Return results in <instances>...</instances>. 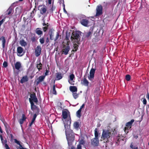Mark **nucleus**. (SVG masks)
<instances>
[{"label":"nucleus","mask_w":149,"mask_h":149,"mask_svg":"<svg viewBox=\"0 0 149 149\" xmlns=\"http://www.w3.org/2000/svg\"><path fill=\"white\" fill-rule=\"evenodd\" d=\"M71 123V120L70 118L67 122L65 121L64 123L65 134L68 144L69 146H72L73 143L75 139V134L73 130L70 129Z\"/></svg>","instance_id":"1"},{"label":"nucleus","mask_w":149,"mask_h":149,"mask_svg":"<svg viewBox=\"0 0 149 149\" xmlns=\"http://www.w3.org/2000/svg\"><path fill=\"white\" fill-rule=\"evenodd\" d=\"M111 135V133L109 130H103L101 138L106 142H109V139Z\"/></svg>","instance_id":"2"},{"label":"nucleus","mask_w":149,"mask_h":149,"mask_svg":"<svg viewBox=\"0 0 149 149\" xmlns=\"http://www.w3.org/2000/svg\"><path fill=\"white\" fill-rule=\"evenodd\" d=\"M80 32L78 31L73 32L71 37V41L77 42L80 40Z\"/></svg>","instance_id":"3"},{"label":"nucleus","mask_w":149,"mask_h":149,"mask_svg":"<svg viewBox=\"0 0 149 149\" xmlns=\"http://www.w3.org/2000/svg\"><path fill=\"white\" fill-rule=\"evenodd\" d=\"M70 46H69V42H67L65 44H63L61 52L62 54L67 55L70 50Z\"/></svg>","instance_id":"4"},{"label":"nucleus","mask_w":149,"mask_h":149,"mask_svg":"<svg viewBox=\"0 0 149 149\" xmlns=\"http://www.w3.org/2000/svg\"><path fill=\"white\" fill-rule=\"evenodd\" d=\"M68 112H69L68 110L67 109H65L62 111V120L63 119H65V120L64 122V124L65 121L67 122V121L70 118V116L69 117V118H68ZM71 120V119H70Z\"/></svg>","instance_id":"5"},{"label":"nucleus","mask_w":149,"mask_h":149,"mask_svg":"<svg viewBox=\"0 0 149 149\" xmlns=\"http://www.w3.org/2000/svg\"><path fill=\"white\" fill-rule=\"evenodd\" d=\"M102 10L103 8L101 5L97 6L96 9V16H98L102 15Z\"/></svg>","instance_id":"6"},{"label":"nucleus","mask_w":149,"mask_h":149,"mask_svg":"<svg viewBox=\"0 0 149 149\" xmlns=\"http://www.w3.org/2000/svg\"><path fill=\"white\" fill-rule=\"evenodd\" d=\"M134 122V119H132L130 122H127L126 124V127L124 128V130L125 132H126L127 130H128L129 129L131 128L133 123Z\"/></svg>","instance_id":"7"},{"label":"nucleus","mask_w":149,"mask_h":149,"mask_svg":"<svg viewBox=\"0 0 149 149\" xmlns=\"http://www.w3.org/2000/svg\"><path fill=\"white\" fill-rule=\"evenodd\" d=\"M99 138H93L91 140V144L94 146H97L99 144Z\"/></svg>","instance_id":"8"},{"label":"nucleus","mask_w":149,"mask_h":149,"mask_svg":"<svg viewBox=\"0 0 149 149\" xmlns=\"http://www.w3.org/2000/svg\"><path fill=\"white\" fill-rule=\"evenodd\" d=\"M38 10H40V13L43 15L46 13L47 11V7L45 5H40L38 8Z\"/></svg>","instance_id":"9"},{"label":"nucleus","mask_w":149,"mask_h":149,"mask_svg":"<svg viewBox=\"0 0 149 149\" xmlns=\"http://www.w3.org/2000/svg\"><path fill=\"white\" fill-rule=\"evenodd\" d=\"M41 48L40 46H38L35 49V56L36 57L38 56L41 54Z\"/></svg>","instance_id":"10"},{"label":"nucleus","mask_w":149,"mask_h":149,"mask_svg":"<svg viewBox=\"0 0 149 149\" xmlns=\"http://www.w3.org/2000/svg\"><path fill=\"white\" fill-rule=\"evenodd\" d=\"M96 69L92 68L90 71L89 76H88V78L89 80L93 79L94 77V74Z\"/></svg>","instance_id":"11"},{"label":"nucleus","mask_w":149,"mask_h":149,"mask_svg":"<svg viewBox=\"0 0 149 149\" xmlns=\"http://www.w3.org/2000/svg\"><path fill=\"white\" fill-rule=\"evenodd\" d=\"M3 124L6 132L8 135H9L10 132L11 128L10 126L8 125L6 122L4 123Z\"/></svg>","instance_id":"12"},{"label":"nucleus","mask_w":149,"mask_h":149,"mask_svg":"<svg viewBox=\"0 0 149 149\" xmlns=\"http://www.w3.org/2000/svg\"><path fill=\"white\" fill-rule=\"evenodd\" d=\"M30 98L29 99H31V100L33 101L35 103H37L38 102V100L36 97V93H33L32 94H31L30 95Z\"/></svg>","instance_id":"13"},{"label":"nucleus","mask_w":149,"mask_h":149,"mask_svg":"<svg viewBox=\"0 0 149 149\" xmlns=\"http://www.w3.org/2000/svg\"><path fill=\"white\" fill-rule=\"evenodd\" d=\"M89 22L86 19H83L80 21L81 24L85 26H87Z\"/></svg>","instance_id":"14"},{"label":"nucleus","mask_w":149,"mask_h":149,"mask_svg":"<svg viewBox=\"0 0 149 149\" xmlns=\"http://www.w3.org/2000/svg\"><path fill=\"white\" fill-rule=\"evenodd\" d=\"M45 78V76H39L38 78L37 79V82L36 84L38 86L39 83L42 82L44 79Z\"/></svg>","instance_id":"15"},{"label":"nucleus","mask_w":149,"mask_h":149,"mask_svg":"<svg viewBox=\"0 0 149 149\" xmlns=\"http://www.w3.org/2000/svg\"><path fill=\"white\" fill-rule=\"evenodd\" d=\"M79 44V42L78 41H77V42L74 41L73 47L74 49H73L72 51L75 52H76L78 49V47Z\"/></svg>","instance_id":"16"},{"label":"nucleus","mask_w":149,"mask_h":149,"mask_svg":"<svg viewBox=\"0 0 149 149\" xmlns=\"http://www.w3.org/2000/svg\"><path fill=\"white\" fill-rule=\"evenodd\" d=\"M26 119V117L25 116V115L24 114H23L22 115V118L20 119L19 120L18 122L19 123V124L22 125V124L24 121H25Z\"/></svg>","instance_id":"17"},{"label":"nucleus","mask_w":149,"mask_h":149,"mask_svg":"<svg viewBox=\"0 0 149 149\" xmlns=\"http://www.w3.org/2000/svg\"><path fill=\"white\" fill-rule=\"evenodd\" d=\"M43 26H45L43 27L42 29L44 32H46L48 29V27L49 26V24L48 23H45V21H44V23L42 24Z\"/></svg>","instance_id":"18"},{"label":"nucleus","mask_w":149,"mask_h":149,"mask_svg":"<svg viewBox=\"0 0 149 149\" xmlns=\"http://www.w3.org/2000/svg\"><path fill=\"white\" fill-rule=\"evenodd\" d=\"M93 33V32L92 31H89L88 32L86 33L85 37L87 38L88 39H91Z\"/></svg>","instance_id":"19"},{"label":"nucleus","mask_w":149,"mask_h":149,"mask_svg":"<svg viewBox=\"0 0 149 149\" xmlns=\"http://www.w3.org/2000/svg\"><path fill=\"white\" fill-rule=\"evenodd\" d=\"M81 124V122H74L73 124V127L74 128L78 130Z\"/></svg>","instance_id":"20"},{"label":"nucleus","mask_w":149,"mask_h":149,"mask_svg":"<svg viewBox=\"0 0 149 149\" xmlns=\"http://www.w3.org/2000/svg\"><path fill=\"white\" fill-rule=\"evenodd\" d=\"M56 77L55 79L57 80H58L61 79L63 77V75L60 72H57L56 74Z\"/></svg>","instance_id":"21"},{"label":"nucleus","mask_w":149,"mask_h":149,"mask_svg":"<svg viewBox=\"0 0 149 149\" xmlns=\"http://www.w3.org/2000/svg\"><path fill=\"white\" fill-rule=\"evenodd\" d=\"M15 67L16 70H19L22 67L21 64L19 62H17L15 64Z\"/></svg>","instance_id":"22"},{"label":"nucleus","mask_w":149,"mask_h":149,"mask_svg":"<svg viewBox=\"0 0 149 149\" xmlns=\"http://www.w3.org/2000/svg\"><path fill=\"white\" fill-rule=\"evenodd\" d=\"M28 80V77L26 75L23 77L20 80V82L22 84H23L24 82L27 81Z\"/></svg>","instance_id":"23"},{"label":"nucleus","mask_w":149,"mask_h":149,"mask_svg":"<svg viewBox=\"0 0 149 149\" xmlns=\"http://www.w3.org/2000/svg\"><path fill=\"white\" fill-rule=\"evenodd\" d=\"M70 90L72 93L77 92V88L76 86H70Z\"/></svg>","instance_id":"24"},{"label":"nucleus","mask_w":149,"mask_h":149,"mask_svg":"<svg viewBox=\"0 0 149 149\" xmlns=\"http://www.w3.org/2000/svg\"><path fill=\"white\" fill-rule=\"evenodd\" d=\"M23 52V49L22 47L19 46L17 47V52L18 54H19V55L17 54L18 56H19Z\"/></svg>","instance_id":"25"},{"label":"nucleus","mask_w":149,"mask_h":149,"mask_svg":"<svg viewBox=\"0 0 149 149\" xmlns=\"http://www.w3.org/2000/svg\"><path fill=\"white\" fill-rule=\"evenodd\" d=\"M0 40H2V47L4 48L5 46L6 42V40L5 37L3 36L1 37L0 38Z\"/></svg>","instance_id":"26"},{"label":"nucleus","mask_w":149,"mask_h":149,"mask_svg":"<svg viewBox=\"0 0 149 149\" xmlns=\"http://www.w3.org/2000/svg\"><path fill=\"white\" fill-rule=\"evenodd\" d=\"M13 11V9L11 7H10L6 11V15H10Z\"/></svg>","instance_id":"27"},{"label":"nucleus","mask_w":149,"mask_h":149,"mask_svg":"<svg viewBox=\"0 0 149 149\" xmlns=\"http://www.w3.org/2000/svg\"><path fill=\"white\" fill-rule=\"evenodd\" d=\"M41 29L40 28H37L36 29L35 32L38 35L41 36L43 33L42 31L41 30Z\"/></svg>","instance_id":"28"},{"label":"nucleus","mask_w":149,"mask_h":149,"mask_svg":"<svg viewBox=\"0 0 149 149\" xmlns=\"http://www.w3.org/2000/svg\"><path fill=\"white\" fill-rule=\"evenodd\" d=\"M33 109H31L33 111H34L36 113H39L40 111V109L36 106V105H34L33 106L32 108Z\"/></svg>","instance_id":"29"},{"label":"nucleus","mask_w":149,"mask_h":149,"mask_svg":"<svg viewBox=\"0 0 149 149\" xmlns=\"http://www.w3.org/2000/svg\"><path fill=\"white\" fill-rule=\"evenodd\" d=\"M81 83L85 86H88L89 82L85 78L82 81V82H81Z\"/></svg>","instance_id":"30"},{"label":"nucleus","mask_w":149,"mask_h":149,"mask_svg":"<svg viewBox=\"0 0 149 149\" xmlns=\"http://www.w3.org/2000/svg\"><path fill=\"white\" fill-rule=\"evenodd\" d=\"M19 43L20 45L22 46L25 47L27 45L26 42L23 39L20 40Z\"/></svg>","instance_id":"31"},{"label":"nucleus","mask_w":149,"mask_h":149,"mask_svg":"<svg viewBox=\"0 0 149 149\" xmlns=\"http://www.w3.org/2000/svg\"><path fill=\"white\" fill-rule=\"evenodd\" d=\"M42 64L41 62H40L39 64H38L36 65V67L38 70V71H40L42 69Z\"/></svg>","instance_id":"32"},{"label":"nucleus","mask_w":149,"mask_h":149,"mask_svg":"<svg viewBox=\"0 0 149 149\" xmlns=\"http://www.w3.org/2000/svg\"><path fill=\"white\" fill-rule=\"evenodd\" d=\"M116 144L117 145H118L119 144V143L120 142V141L121 140H123V139H122L120 137V136H118L116 137Z\"/></svg>","instance_id":"33"},{"label":"nucleus","mask_w":149,"mask_h":149,"mask_svg":"<svg viewBox=\"0 0 149 149\" xmlns=\"http://www.w3.org/2000/svg\"><path fill=\"white\" fill-rule=\"evenodd\" d=\"M130 148L132 149H138V147L137 145H134L133 142H132L130 146Z\"/></svg>","instance_id":"34"},{"label":"nucleus","mask_w":149,"mask_h":149,"mask_svg":"<svg viewBox=\"0 0 149 149\" xmlns=\"http://www.w3.org/2000/svg\"><path fill=\"white\" fill-rule=\"evenodd\" d=\"M61 35H59L58 32H56V35L54 39V41H56L57 40H58L59 38H60V39H61Z\"/></svg>","instance_id":"35"},{"label":"nucleus","mask_w":149,"mask_h":149,"mask_svg":"<svg viewBox=\"0 0 149 149\" xmlns=\"http://www.w3.org/2000/svg\"><path fill=\"white\" fill-rule=\"evenodd\" d=\"M82 110L80 109H79L77 112L76 114L78 118H80L81 116V112Z\"/></svg>","instance_id":"36"},{"label":"nucleus","mask_w":149,"mask_h":149,"mask_svg":"<svg viewBox=\"0 0 149 149\" xmlns=\"http://www.w3.org/2000/svg\"><path fill=\"white\" fill-rule=\"evenodd\" d=\"M74 98L76 99L79 97V94L77 93V92H74L72 93Z\"/></svg>","instance_id":"37"},{"label":"nucleus","mask_w":149,"mask_h":149,"mask_svg":"<svg viewBox=\"0 0 149 149\" xmlns=\"http://www.w3.org/2000/svg\"><path fill=\"white\" fill-rule=\"evenodd\" d=\"M95 132L94 134L95 137L96 138H99L98 136V132L97 131V128H96L95 130Z\"/></svg>","instance_id":"38"},{"label":"nucleus","mask_w":149,"mask_h":149,"mask_svg":"<svg viewBox=\"0 0 149 149\" xmlns=\"http://www.w3.org/2000/svg\"><path fill=\"white\" fill-rule=\"evenodd\" d=\"M52 93L53 94L55 95H56L57 94L56 92L55 89V86L54 85L53 86Z\"/></svg>","instance_id":"39"},{"label":"nucleus","mask_w":149,"mask_h":149,"mask_svg":"<svg viewBox=\"0 0 149 149\" xmlns=\"http://www.w3.org/2000/svg\"><path fill=\"white\" fill-rule=\"evenodd\" d=\"M39 42L41 44H43L45 42V38L44 37L40 38L39 39Z\"/></svg>","instance_id":"40"},{"label":"nucleus","mask_w":149,"mask_h":149,"mask_svg":"<svg viewBox=\"0 0 149 149\" xmlns=\"http://www.w3.org/2000/svg\"><path fill=\"white\" fill-rule=\"evenodd\" d=\"M33 35H32V37L31 38V40L32 42H35L36 40V37H35V34H33Z\"/></svg>","instance_id":"41"},{"label":"nucleus","mask_w":149,"mask_h":149,"mask_svg":"<svg viewBox=\"0 0 149 149\" xmlns=\"http://www.w3.org/2000/svg\"><path fill=\"white\" fill-rule=\"evenodd\" d=\"M131 79V76L129 74H127L125 76V79L127 81H129Z\"/></svg>","instance_id":"42"},{"label":"nucleus","mask_w":149,"mask_h":149,"mask_svg":"<svg viewBox=\"0 0 149 149\" xmlns=\"http://www.w3.org/2000/svg\"><path fill=\"white\" fill-rule=\"evenodd\" d=\"M31 100V99H29V102H30L31 103V109H33L32 108L33 107V106L34 105V103L33 102V101Z\"/></svg>","instance_id":"43"},{"label":"nucleus","mask_w":149,"mask_h":149,"mask_svg":"<svg viewBox=\"0 0 149 149\" xmlns=\"http://www.w3.org/2000/svg\"><path fill=\"white\" fill-rule=\"evenodd\" d=\"M85 141L83 139H81L79 141V144L80 145H83L85 143Z\"/></svg>","instance_id":"44"},{"label":"nucleus","mask_w":149,"mask_h":149,"mask_svg":"<svg viewBox=\"0 0 149 149\" xmlns=\"http://www.w3.org/2000/svg\"><path fill=\"white\" fill-rule=\"evenodd\" d=\"M19 146H16L17 149H24V148L22 147V145L20 144L19 145Z\"/></svg>","instance_id":"45"},{"label":"nucleus","mask_w":149,"mask_h":149,"mask_svg":"<svg viewBox=\"0 0 149 149\" xmlns=\"http://www.w3.org/2000/svg\"><path fill=\"white\" fill-rule=\"evenodd\" d=\"M74 75L73 74H72L70 76V78L71 81H72L74 78Z\"/></svg>","instance_id":"46"},{"label":"nucleus","mask_w":149,"mask_h":149,"mask_svg":"<svg viewBox=\"0 0 149 149\" xmlns=\"http://www.w3.org/2000/svg\"><path fill=\"white\" fill-rule=\"evenodd\" d=\"M1 142L3 144V145H4V146L5 147L6 145L7 144V141L6 139L5 140H4L3 141H2Z\"/></svg>","instance_id":"47"},{"label":"nucleus","mask_w":149,"mask_h":149,"mask_svg":"<svg viewBox=\"0 0 149 149\" xmlns=\"http://www.w3.org/2000/svg\"><path fill=\"white\" fill-rule=\"evenodd\" d=\"M70 35H68L67 34H66V36L65 38V40L67 41L66 42L68 41L69 42H70V41L69 40V38L70 37Z\"/></svg>","instance_id":"48"},{"label":"nucleus","mask_w":149,"mask_h":149,"mask_svg":"<svg viewBox=\"0 0 149 149\" xmlns=\"http://www.w3.org/2000/svg\"><path fill=\"white\" fill-rule=\"evenodd\" d=\"M3 66L5 68H6L8 66V63L7 62L4 61L3 63Z\"/></svg>","instance_id":"49"},{"label":"nucleus","mask_w":149,"mask_h":149,"mask_svg":"<svg viewBox=\"0 0 149 149\" xmlns=\"http://www.w3.org/2000/svg\"><path fill=\"white\" fill-rule=\"evenodd\" d=\"M58 2L59 3L60 5H61L62 3L63 4H63H64V0H58Z\"/></svg>","instance_id":"50"},{"label":"nucleus","mask_w":149,"mask_h":149,"mask_svg":"<svg viewBox=\"0 0 149 149\" xmlns=\"http://www.w3.org/2000/svg\"><path fill=\"white\" fill-rule=\"evenodd\" d=\"M49 40L48 37H47L45 40V45H49Z\"/></svg>","instance_id":"51"},{"label":"nucleus","mask_w":149,"mask_h":149,"mask_svg":"<svg viewBox=\"0 0 149 149\" xmlns=\"http://www.w3.org/2000/svg\"><path fill=\"white\" fill-rule=\"evenodd\" d=\"M49 35L51 39L52 40V38L54 36V33L52 31H51V32L49 34Z\"/></svg>","instance_id":"52"},{"label":"nucleus","mask_w":149,"mask_h":149,"mask_svg":"<svg viewBox=\"0 0 149 149\" xmlns=\"http://www.w3.org/2000/svg\"><path fill=\"white\" fill-rule=\"evenodd\" d=\"M15 142L17 144L19 145L20 144V142L18 141L16 139H14Z\"/></svg>","instance_id":"53"},{"label":"nucleus","mask_w":149,"mask_h":149,"mask_svg":"<svg viewBox=\"0 0 149 149\" xmlns=\"http://www.w3.org/2000/svg\"><path fill=\"white\" fill-rule=\"evenodd\" d=\"M39 113H36L34 114L33 115V118L34 119L36 120V119L37 116V115Z\"/></svg>","instance_id":"54"},{"label":"nucleus","mask_w":149,"mask_h":149,"mask_svg":"<svg viewBox=\"0 0 149 149\" xmlns=\"http://www.w3.org/2000/svg\"><path fill=\"white\" fill-rule=\"evenodd\" d=\"M5 21V19H3L0 21V27Z\"/></svg>","instance_id":"55"},{"label":"nucleus","mask_w":149,"mask_h":149,"mask_svg":"<svg viewBox=\"0 0 149 149\" xmlns=\"http://www.w3.org/2000/svg\"><path fill=\"white\" fill-rule=\"evenodd\" d=\"M143 104H144L145 105H146V104L147 101L145 98L143 99Z\"/></svg>","instance_id":"56"},{"label":"nucleus","mask_w":149,"mask_h":149,"mask_svg":"<svg viewBox=\"0 0 149 149\" xmlns=\"http://www.w3.org/2000/svg\"><path fill=\"white\" fill-rule=\"evenodd\" d=\"M63 10L64 12L66 14L67 13V12L66 11V10H65V5L64 4H63Z\"/></svg>","instance_id":"57"},{"label":"nucleus","mask_w":149,"mask_h":149,"mask_svg":"<svg viewBox=\"0 0 149 149\" xmlns=\"http://www.w3.org/2000/svg\"><path fill=\"white\" fill-rule=\"evenodd\" d=\"M77 149H81V146L80 144H78L77 146Z\"/></svg>","instance_id":"58"},{"label":"nucleus","mask_w":149,"mask_h":149,"mask_svg":"<svg viewBox=\"0 0 149 149\" xmlns=\"http://www.w3.org/2000/svg\"><path fill=\"white\" fill-rule=\"evenodd\" d=\"M34 121H35L32 120L31 123L29 124V127H30L32 126V124H33V123L34 122Z\"/></svg>","instance_id":"59"},{"label":"nucleus","mask_w":149,"mask_h":149,"mask_svg":"<svg viewBox=\"0 0 149 149\" xmlns=\"http://www.w3.org/2000/svg\"><path fill=\"white\" fill-rule=\"evenodd\" d=\"M0 138L1 139V142L3 141V139L2 136V135L1 134H0Z\"/></svg>","instance_id":"60"},{"label":"nucleus","mask_w":149,"mask_h":149,"mask_svg":"<svg viewBox=\"0 0 149 149\" xmlns=\"http://www.w3.org/2000/svg\"><path fill=\"white\" fill-rule=\"evenodd\" d=\"M55 7H54L53 6H52V8H51V10L52 11V13H53V11L55 9Z\"/></svg>","instance_id":"61"},{"label":"nucleus","mask_w":149,"mask_h":149,"mask_svg":"<svg viewBox=\"0 0 149 149\" xmlns=\"http://www.w3.org/2000/svg\"><path fill=\"white\" fill-rule=\"evenodd\" d=\"M85 106V104H82V105L80 107L79 109H80L81 110H82V109Z\"/></svg>","instance_id":"62"},{"label":"nucleus","mask_w":149,"mask_h":149,"mask_svg":"<svg viewBox=\"0 0 149 149\" xmlns=\"http://www.w3.org/2000/svg\"><path fill=\"white\" fill-rule=\"evenodd\" d=\"M5 148L6 149H10V148L8 144H6Z\"/></svg>","instance_id":"63"},{"label":"nucleus","mask_w":149,"mask_h":149,"mask_svg":"<svg viewBox=\"0 0 149 149\" xmlns=\"http://www.w3.org/2000/svg\"><path fill=\"white\" fill-rule=\"evenodd\" d=\"M48 72H49L48 71V70H46V72H45V76L46 75H47V74H48Z\"/></svg>","instance_id":"64"}]
</instances>
